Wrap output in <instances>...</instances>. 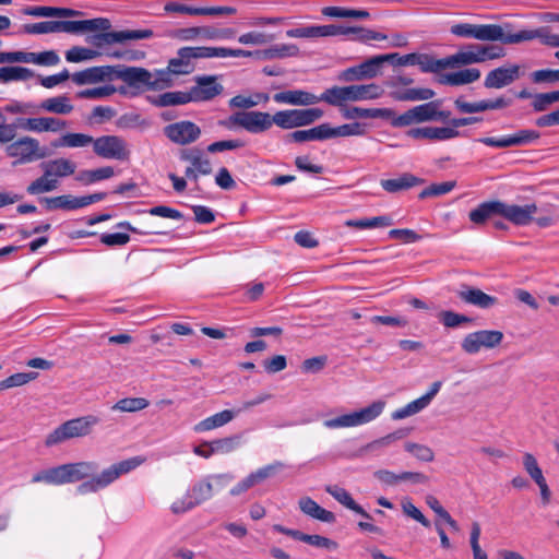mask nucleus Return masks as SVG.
Wrapping results in <instances>:
<instances>
[{
	"instance_id": "f257e3e1",
	"label": "nucleus",
	"mask_w": 559,
	"mask_h": 559,
	"mask_svg": "<svg viewBox=\"0 0 559 559\" xmlns=\"http://www.w3.org/2000/svg\"><path fill=\"white\" fill-rule=\"evenodd\" d=\"M143 462L144 459L140 456L130 457L108 466L97 475H94V473L97 471L98 465L93 461L68 463L63 464V466L66 471L67 483H75L85 478H90L78 487V491L84 495L88 492H97L98 490L108 487L120 476L135 469Z\"/></svg>"
},
{
	"instance_id": "f03ea898",
	"label": "nucleus",
	"mask_w": 559,
	"mask_h": 559,
	"mask_svg": "<svg viewBox=\"0 0 559 559\" xmlns=\"http://www.w3.org/2000/svg\"><path fill=\"white\" fill-rule=\"evenodd\" d=\"M114 74L128 86L136 90H162L171 86V80L167 71L157 70L154 73L140 67H126L116 69Z\"/></svg>"
},
{
	"instance_id": "7ed1b4c3",
	"label": "nucleus",
	"mask_w": 559,
	"mask_h": 559,
	"mask_svg": "<svg viewBox=\"0 0 559 559\" xmlns=\"http://www.w3.org/2000/svg\"><path fill=\"white\" fill-rule=\"evenodd\" d=\"M506 56L502 47L497 45L468 44L459 49L454 55L447 57L448 68L455 69L488 60L500 59Z\"/></svg>"
},
{
	"instance_id": "20e7f679",
	"label": "nucleus",
	"mask_w": 559,
	"mask_h": 559,
	"mask_svg": "<svg viewBox=\"0 0 559 559\" xmlns=\"http://www.w3.org/2000/svg\"><path fill=\"white\" fill-rule=\"evenodd\" d=\"M98 423L99 418L95 415H86L67 420L47 436L45 444L51 447L70 439L84 438L92 433Z\"/></svg>"
},
{
	"instance_id": "39448f33",
	"label": "nucleus",
	"mask_w": 559,
	"mask_h": 559,
	"mask_svg": "<svg viewBox=\"0 0 559 559\" xmlns=\"http://www.w3.org/2000/svg\"><path fill=\"white\" fill-rule=\"evenodd\" d=\"M509 27V24L503 27L499 24L459 23L452 25L450 32L457 37L474 38L480 41H501L509 45L510 32L504 31Z\"/></svg>"
},
{
	"instance_id": "423d86ee",
	"label": "nucleus",
	"mask_w": 559,
	"mask_h": 559,
	"mask_svg": "<svg viewBox=\"0 0 559 559\" xmlns=\"http://www.w3.org/2000/svg\"><path fill=\"white\" fill-rule=\"evenodd\" d=\"M385 407L383 401H374L370 405L355 411L349 414H344L335 418L326 419L323 426L328 429L353 428L366 425L378 418Z\"/></svg>"
},
{
	"instance_id": "0eeeda50",
	"label": "nucleus",
	"mask_w": 559,
	"mask_h": 559,
	"mask_svg": "<svg viewBox=\"0 0 559 559\" xmlns=\"http://www.w3.org/2000/svg\"><path fill=\"white\" fill-rule=\"evenodd\" d=\"M8 157L14 158L13 165L29 164L47 157L46 147L35 138L24 135L8 144L4 148Z\"/></svg>"
},
{
	"instance_id": "6e6552de",
	"label": "nucleus",
	"mask_w": 559,
	"mask_h": 559,
	"mask_svg": "<svg viewBox=\"0 0 559 559\" xmlns=\"http://www.w3.org/2000/svg\"><path fill=\"white\" fill-rule=\"evenodd\" d=\"M213 57V47H182L177 51V56L169 60L167 71L169 79L173 81V75L190 74L194 71V60L197 59H211Z\"/></svg>"
},
{
	"instance_id": "1a4fd4ad",
	"label": "nucleus",
	"mask_w": 559,
	"mask_h": 559,
	"mask_svg": "<svg viewBox=\"0 0 559 559\" xmlns=\"http://www.w3.org/2000/svg\"><path fill=\"white\" fill-rule=\"evenodd\" d=\"M227 129L240 127L246 131L257 134L271 129L272 115L263 111H238L221 122Z\"/></svg>"
},
{
	"instance_id": "9d476101",
	"label": "nucleus",
	"mask_w": 559,
	"mask_h": 559,
	"mask_svg": "<svg viewBox=\"0 0 559 559\" xmlns=\"http://www.w3.org/2000/svg\"><path fill=\"white\" fill-rule=\"evenodd\" d=\"M323 116V110L317 107L308 109H286L272 116V126L282 129H294L313 123Z\"/></svg>"
},
{
	"instance_id": "9b49d317",
	"label": "nucleus",
	"mask_w": 559,
	"mask_h": 559,
	"mask_svg": "<svg viewBox=\"0 0 559 559\" xmlns=\"http://www.w3.org/2000/svg\"><path fill=\"white\" fill-rule=\"evenodd\" d=\"M414 80L411 76L399 74L386 81V86L392 88L390 96L397 102L428 100L435 96L431 88H407L400 90V86H409Z\"/></svg>"
},
{
	"instance_id": "f8f14e48",
	"label": "nucleus",
	"mask_w": 559,
	"mask_h": 559,
	"mask_svg": "<svg viewBox=\"0 0 559 559\" xmlns=\"http://www.w3.org/2000/svg\"><path fill=\"white\" fill-rule=\"evenodd\" d=\"M503 333L498 330H480L468 333L461 343L462 349L468 355H475L481 349L498 347L503 340Z\"/></svg>"
},
{
	"instance_id": "ddd939ff",
	"label": "nucleus",
	"mask_w": 559,
	"mask_h": 559,
	"mask_svg": "<svg viewBox=\"0 0 559 559\" xmlns=\"http://www.w3.org/2000/svg\"><path fill=\"white\" fill-rule=\"evenodd\" d=\"M179 158L189 164L185 170V176L193 182H198L200 175L207 176L213 171L211 160L198 147L180 150Z\"/></svg>"
},
{
	"instance_id": "4468645a",
	"label": "nucleus",
	"mask_w": 559,
	"mask_h": 559,
	"mask_svg": "<svg viewBox=\"0 0 559 559\" xmlns=\"http://www.w3.org/2000/svg\"><path fill=\"white\" fill-rule=\"evenodd\" d=\"M233 480L234 476L229 473L207 476L191 487L189 496L193 499V503L199 506L213 497L214 488L223 489Z\"/></svg>"
},
{
	"instance_id": "2eb2a0df",
	"label": "nucleus",
	"mask_w": 559,
	"mask_h": 559,
	"mask_svg": "<svg viewBox=\"0 0 559 559\" xmlns=\"http://www.w3.org/2000/svg\"><path fill=\"white\" fill-rule=\"evenodd\" d=\"M94 153L106 159L128 160L130 150L127 142L118 135H103L94 139Z\"/></svg>"
},
{
	"instance_id": "dca6fc26",
	"label": "nucleus",
	"mask_w": 559,
	"mask_h": 559,
	"mask_svg": "<svg viewBox=\"0 0 559 559\" xmlns=\"http://www.w3.org/2000/svg\"><path fill=\"white\" fill-rule=\"evenodd\" d=\"M392 58V56L379 55L371 57L370 59L366 60L365 62L358 66L345 69L344 71L341 72L338 79L344 82L373 79L380 74V69L382 64Z\"/></svg>"
},
{
	"instance_id": "f3484780",
	"label": "nucleus",
	"mask_w": 559,
	"mask_h": 559,
	"mask_svg": "<svg viewBox=\"0 0 559 559\" xmlns=\"http://www.w3.org/2000/svg\"><path fill=\"white\" fill-rule=\"evenodd\" d=\"M540 138V134L536 130L532 129H521L518 130L515 133L506 135L502 138H481L478 140V142L492 147L498 148H507V147H513V146H524L528 145L535 141H537Z\"/></svg>"
},
{
	"instance_id": "a211bd4d",
	"label": "nucleus",
	"mask_w": 559,
	"mask_h": 559,
	"mask_svg": "<svg viewBox=\"0 0 559 559\" xmlns=\"http://www.w3.org/2000/svg\"><path fill=\"white\" fill-rule=\"evenodd\" d=\"M164 134L176 144L188 145L199 140L201 129L192 121L182 120L166 126Z\"/></svg>"
},
{
	"instance_id": "6ab92c4d",
	"label": "nucleus",
	"mask_w": 559,
	"mask_h": 559,
	"mask_svg": "<svg viewBox=\"0 0 559 559\" xmlns=\"http://www.w3.org/2000/svg\"><path fill=\"white\" fill-rule=\"evenodd\" d=\"M194 82L195 85L189 91L192 102L212 100L224 91L217 75H198L194 78Z\"/></svg>"
},
{
	"instance_id": "aec40b11",
	"label": "nucleus",
	"mask_w": 559,
	"mask_h": 559,
	"mask_svg": "<svg viewBox=\"0 0 559 559\" xmlns=\"http://www.w3.org/2000/svg\"><path fill=\"white\" fill-rule=\"evenodd\" d=\"M537 211L535 203L518 205L500 201V216L516 226H527L533 223Z\"/></svg>"
},
{
	"instance_id": "412c9836",
	"label": "nucleus",
	"mask_w": 559,
	"mask_h": 559,
	"mask_svg": "<svg viewBox=\"0 0 559 559\" xmlns=\"http://www.w3.org/2000/svg\"><path fill=\"white\" fill-rule=\"evenodd\" d=\"M59 61V56L52 50L43 51L38 53L24 51L0 52V63L24 62L40 66H55Z\"/></svg>"
},
{
	"instance_id": "4be33fe9",
	"label": "nucleus",
	"mask_w": 559,
	"mask_h": 559,
	"mask_svg": "<svg viewBox=\"0 0 559 559\" xmlns=\"http://www.w3.org/2000/svg\"><path fill=\"white\" fill-rule=\"evenodd\" d=\"M436 102H428L418 106H415L404 114L392 117V126L395 128L407 127L414 123H423L427 121H433V109Z\"/></svg>"
},
{
	"instance_id": "5701e85b",
	"label": "nucleus",
	"mask_w": 559,
	"mask_h": 559,
	"mask_svg": "<svg viewBox=\"0 0 559 559\" xmlns=\"http://www.w3.org/2000/svg\"><path fill=\"white\" fill-rule=\"evenodd\" d=\"M153 36L151 29H128L120 32H105L93 36L91 43L97 47L110 45L114 43H123L127 40L147 39Z\"/></svg>"
},
{
	"instance_id": "b1692460",
	"label": "nucleus",
	"mask_w": 559,
	"mask_h": 559,
	"mask_svg": "<svg viewBox=\"0 0 559 559\" xmlns=\"http://www.w3.org/2000/svg\"><path fill=\"white\" fill-rule=\"evenodd\" d=\"M533 39H539L542 44L546 46L559 47V35L551 34L549 27L546 26L538 27L536 29H522L518 33H510L508 41L509 45H513Z\"/></svg>"
},
{
	"instance_id": "393cba45",
	"label": "nucleus",
	"mask_w": 559,
	"mask_h": 559,
	"mask_svg": "<svg viewBox=\"0 0 559 559\" xmlns=\"http://www.w3.org/2000/svg\"><path fill=\"white\" fill-rule=\"evenodd\" d=\"M520 66L518 64L499 67L487 73L484 86L486 88H502L516 81L520 78Z\"/></svg>"
},
{
	"instance_id": "a878e982",
	"label": "nucleus",
	"mask_w": 559,
	"mask_h": 559,
	"mask_svg": "<svg viewBox=\"0 0 559 559\" xmlns=\"http://www.w3.org/2000/svg\"><path fill=\"white\" fill-rule=\"evenodd\" d=\"M115 72V67H91L83 71L74 72L71 74V80L76 85L97 84L107 80H111Z\"/></svg>"
},
{
	"instance_id": "bb28decb",
	"label": "nucleus",
	"mask_w": 559,
	"mask_h": 559,
	"mask_svg": "<svg viewBox=\"0 0 559 559\" xmlns=\"http://www.w3.org/2000/svg\"><path fill=\"white\" fill-rule=\"evenodd\" d=\"M59 32L76 34L82 32L107 31L110 22L107 19L98 17L83 21H58Z\"/></svg>"
},
{
	"instance_id": "cd10ccee",
	"label": "nucleus",
	"mask_w": 559,
	"mask_h": 559,
	"mask_svg": "<svg viewBox=\"0 0 559 559\" xmlns=\"http://www.w3.org/2000/svg\"><path fill=\"white\" fill-rule=\"evenodd\" d=\"M407 135L413 139L445 141L457 138L460 132L451 127H423L408 130Z\"/></svg>"
},
{
	"instance_id": "c85d7f7f",
	"label": "nucleus",
	"mask_w": 559,
	"mask_h": 559,
	"mask_svg": "<svg viewBox=\"0 0 559 559\" xmlns=\"http://www.w3.org/2000/svg\"><path fill=\"white\" fill-rule=\"evenodd\" d=\"M457 296L466 304L473 305L480 309H489L498 304V299L484 293L479 288L463 285L457 290Z\"/></svg>"
},
{
	"instance_id": "c756f323",
	"label": "nucleus",
	"mask_w": 559,
	"mask_h": 559,
	"mask_svg": "<svg viewBox=\"0 0 559 559\" xmlns=\"http://www.w3.org/2000/svg\"><path fill=\"white\" fill-rule=\"evenodd\" d=\"M273 99L277 104L293 106H311L318 104V96L302 90H288L274 94Z\"/></svg>"
},
{
	"instance_id": "7c9ffc66",
	"label": "nucleus",
	"mask_w": 559,
	"mask_h": 559,
	"mask_svg": "<svg viewBox=\"0 0 559 559\" xmlns=\"http://www.w3.org/2000/svg\"><path fill=\"white\" fill-rule=\"evenodd\" d=\"M20 126L33 132H58L67 127V122L53 117H39L24 119Z\"/></svg>"
},
{
	"instance_id": "2f4dec72",
	"label": "nucleus",
	"mask_w": 559,
	"mask_h": 559,
	"mask_svg": "<svg viewBox=\"0 0 559 559\" xmlns=\"http://www.w3.org/2000/svg\"><path fill=\"white\" fill-rule=\"evenodd\" d=\"M347 92L349 103L373 100L384 94V90L376 83L347 85Z\"/></svg>"
},
{
	"instance_id": "473e14b6",
	"label": "nucleus",
	"mask_w": 559,
	"mask_h": 559,
	"mask_svg": "<svg viewBox=\"0 0 559 559\" xmlns=\"http://www.w3.org/2000/svg\"><path fill=\"white\" fill-rule=\"evenodd\" d=\"M340 111L345 119L349 120L356 118L389 119L394 116V110L391 108H360L344 106Z\"/></svg>"
},
{
	"instance_id": "72a5a7b5",
	"label": "nucleus",
	"mask_w": 559,
	"mask_h": 559,
	"mask_svg": "<svg viewBox=\"0 0 559 559\" xmlns=\"http://www.w3.org/2000/svg\"><path fill=\"white\" fill-rule=\"evenodd\" d=\"M40 166L46 175H49L51 178H56L57 180L58 178L71 176L76 170V164L64 157L45 162Z\"/></svg>"
},
{
	"instance_id": "f704fd0d",
	"label": "nucleus",
	"mask_w": 559,
	"mask_h": 559,
	"mask_svg": "<svg viewBox=\"0 0 559 559\" xmlns=\"http://www.w3.org/2000/svg\"><path fill=\"white\" fill-rule=\"evenodd\" d=\"M298 506L302 513L318 521L324 523H334L336 520V516L333 512L325 510L310 497L300 498Z\"/></svg>"
},
{
	"instance_id": "c9c22d12",
	"label": "nucleus",
	"mask_w": 559,
	"mask_h": 559,
	"mask_svg": "<svg viewBox=\"0 0 559 559\" xmlns=\"http://www.w3.org/2000/svg\"><path fill=\"white\" fill-rule=\"evenodd\" d=\"M239 412L240 409L237 412L231 409H224L199 421L197 425H194L193 430L195 432H205L223 427L230 423Z\"/></svg>"
},
{
	"instance_id": "e433bc0d",
	"label": "nucleus",
	"mask_w": 559,
	"mask_h": 559,
	"mask_svg": "<svg viewBox=\"0 0 559 559\" xmlns=\"http://www.w3.org/2000/svg\"><path fill=\"white\" fill-rule=\"evenodd\" d=\"M325 491L345 508L359 514L364 519L371 520V515L353 499L346 489L338 486H326Z\"/></svg>"
},
{
	"instance_id": "4c0bfd02",
	"label": "nucleus",
	"mask_w": 559,
	"mask_h": 559,
	"mask_svg": "<svg viewBox=\"0 0 559 559\" xmlns=\"http://www.w3.org/2000/svg\"><path fill=\"white\" fill-rule=\"evenodd\" d=\"M500 216V201H487L480 203L468 213L469 221L476 226H483L491 217Z\"/></svg>"
},
{
	"instance_id": "58836bf2",
	"label": "nucleus",
	"mask_w": 559,
	"mask_h": 559,
	"mask_svg": "<svg viewBox=\"0 0 559 559\" xmlns=\"http://www.w3.org/2000/svg\"><path fill=\"white\" fill-rule=\"evenodd\" d=\"M480 78V71L476 68H466L456 72H450L440 76V83L451 86H461L476 82Z\"/></svg>"
},
{
	"instance_id": "ea45409f",
	"label": "nucleus",
	"mask_w": 559,
	"mask_h": 559,
	"mask_svg": "<svg viewBox=\"0 0 559 559\" xmlns=\"http://www.w3.org/2000/svg\"><path fill=\"white\" fill-rule=\"evenodd\" d=\"M423 182V179L406 173L397 178L383 179L381 180L380 185L386 192L396 193L403 190L411 189L415 186L421 185Z\"/></svg>"
},
{
	"instance_id": "a19ab883",
	"label": "nucleus",
	"mask_w": 559,
	"mask_h": 559,
	"mask_svg": "<svg viewBox=\"0 0 559 559\" xmlns=\"http://www.w3.org/2000/svg\"><path fill=\"white\" fill-rule=\"evenodd\" d=\"M39 108L51 114L69 115L72 112L74 107L71 103V99L67 95H59L46 98L40 103Z\"/></svg>"
},
{
	"instance_id": "79ce46f5",
	"label": "nucleus",
	"mask_w": 559,
	"mask_h": 559,
	"mask_svg": "<svg viewBox=\"0 0 559 559\" xmlns=\"http://www.w3.org/2000/svg\"><path fill=\"white\" fill-rule=\"evenodd\" d=\"M320 102L338 107L341 110L347 103H349L347 86L334 85L326 88L320 96H318V103Z\"/></svg>"
},
{
	"instance_id": "37998d69",
	"label": "nucleus",
	"mask_w": 559,
	"mask_h": 559,
	"mask_svg": "<svg viewBox=\"0 0 559 559\" xmlns=\"http://www.w3.org/2000/svg\"><path fill=\"white\" fill-rule=\"evenodd\" d=\"M299 53V49L294 44H280L264 50H257L258 59L270 60L275 58L294 57Z\"/></svg>"
},
{
	"instance_id": "c03bdc74",
	"label": "nucleus",
	"mask_w": 559,
	"mask_h": 559,
	"mask_svg": "<svg viewBox=\"0 0 559 559\" xmlns=\"http://www.w3.org/2000/svg\"><path fill=\"white\" fill-rule=\"evenodd\" d=\"M447 58L435 59L428 53H416L414 57V66H418L420 71L424 73H437L441 70L448 69L445 64Z\"/></svg>"
},
{
	"instance_id": "a18cd8bd",
	"label": "nucleus",
	"mask_w": 559,
	"mask_h": 559,
	"mask_svg": "<svg viewBox=\"0 0 559 559\" xmlns=\"http://www.w3.org/2000/svg\"><path fill=\"white\" fill-rule=\"evenodd\" d=\"M175 37L185 40H213V26H193L176 31Z\"/></svg>"
},
{
	"instance_id": "49530a36",
	"label": "nucleus",
	"mask_w": 559,
	"mask_h": 559,
	"mask_svg": "<svg viewBox=\"0 0 559 559\" xmlns=\"http://www.w3.org/2000/svg\"><path fill=\"white\" fill-rule=\"evenodd\" d=\"M94 138L85 133H66L57 141L52 142L53 147H85L93 145Z\"/></svg>"
},
{
	"instance_id": "de8ad7c7",
	"label": "nucleus",
	"mask_w": 559,
	"mask_h": 559,
	"mask_svg": "<svg viewBox=\"0 0 559 559\" xmlns=\"http://www.w3.org/2000/svg\"><path fill=\"white\" fill-rule=\"evenodd\" d=\"M32 483H46L51 485L68 484L63 464L35 474L32 478Z\"/></svg>"
},
{
	"instance_id": "09e8293b",
	"label": "nucleus",
	"mask_w": 559,
	"mask_h": 559,
	"mask_svg": "<svg viewBox=\"0 0 559 559\" xmlns=\"http://www.w3.org/2000/svg\"><path fill=\"white\" fill-rule=\"evenodd\" d=\"M44 202L47 210H78L80 206V197H73L71 194H63L53 198H45Z\"/></svg>"
},
{
	"instance_id": "8fccbe9b",
	"label": "nucleus",
	"mask_w": 559,
	"mask_h": 559,
	"mask_svg": "<svg viewBox=\"0 0 559 559\" xmlns=\"http://www.w3.org/2000/svg\"><path fill=\"white\" fill-rule=\"evenodd\" d=\"M150 401L144 397H124L117 401L112 406V412L136 413L148 407Z\"/></svg>"
},
{
	"instance_id": "3c124183",
	"label": "nucleus",
	"mask_w": 559,
	"mask_h": 559,
	"mask_svg": "<svg viewBox=\"0 0 559 559\" xmlns=\"http://www.w3.org/2000/svg\"><path fill=\"white\" fill-rule=\"evenodd\" d=\"M58 187L59 180H57L56 178H51L49 175H46L45 171H43V176L32 181L27 186L26 191L28 194L36 195L53 191Z\"/></svg>"
},
{
	"instance_id": "603ef678",
	"label": "nucleus",
	"mask_w": 559,
	"mask_h": 559,
	"mask_svg": "<svg viewBox=\"0 0 559 559\" xmlns=\"http://www.w3.org/2000/svg\"><path fill=\"white\" fill-rule=\"evenodd\" d=\"M393 224V221L390 216H376L370 218H361V219H348L345 222L347 227L366 229V228H377V227H388Z\"/></svg>"
},
{
	"instance_id": "864d4df0",
	"label": "nucleus",
	"mask_w": 559,
	"mask_h": 559,
	"mask_svg": "<svg viewBox=\"0 0 559 559\" xmlns=\"http://www.w3.org/2000/svg\"><path fill=\"white\" fill-rule=\"evenodd\" d=\"M34 76L31 69L23 67H3L0 68V82L8 83L12 81H26Z\"/></svg>"
},
{
	"instance_id": "5fc2aeb1",
	"label": "nucleus",
	"mask_w": 559,
	"mask_h": 559,
	"mask_svg": "<svg viewBox=\"0 0 559 559\" xmlns=\"http://www.w3.org/2000/svg\"><path fill=\"white\" fill-rule=\"evenodd\" d=\"M408 435L407 429H399L394 432H391L382 438H379L377 440H373L369 443H367L361 450L365 452H373L381 448L390 447L392 443H394L397 440L403 439Z\"/></svg>"
},
{
	"instance_id": "6e6d98bb",
	"label": "nucleus",
	"mask_w": 559,
	"mask_h": 559,
	"mask_svg": "<svg viewBox=\"0 0 559 559\" xmlns=\"http://www.w3.org/2000/svg\"><path fill=\"white\" fill-rule=\"evenodd\" d=\"M430 403L427 401V399L423 395L408 404H406L404 407H401L392 413V418L394 420H401L406 417L413 416L415 414H418L423 409H425Z\"/></svg>"
},
{
	"instance_id": "4d7b16f0",
	"label": "nucleus",
	"mask_w": 559,
	"mask_h": 559,
	"mask_svg": "<svg viewBox=\"0 0 559 559\" xmlns=\"http://www.w3.org/2000/svg\"><path fill=\"white\" fill-rule=\"evenodd\" d=\"M430 403L427 401V399L423 395L408 404H406L404 407H401L392 413V418L394 420H401L406 417L413 416L415 414H418L423 409H425Z\"/></svg>"
},
{
	"instance_id": "13d9d810",
	"label": "nucleus",
	"mask_w": 559,
	"mask_h": 559,
	"mask_svg": "<svg viewBox=\"0 0 559 559\" xmlns=\"http://www.w3.org/2000/svg\"><path fill=\"white\" fill-rule=\"evenodd\" d=\"M430 403L427 401V399L423 395L408 404H406L404 407H401L392 413V418L394 420H401L406 417L413 416L415 414H418L423 409H425Z\"/></svg>"
},
{
	"instance_id": "bf43d9fd",
	"label": "nucleus",
	"mask_w": 559,
	"mask_h": 559,
	"mask_svg": "<svg viewBox=\"0 0 559 559\" xmlns=\"http://www.w3.org/2000/svg\"><path fill=\"white\" fill-rule=\"evenodd\" d=\"M266 102H269V95L263 93H255L252 96L236 95L229 100V106L233 108L248 109Z\"/></svg>"
},
{
	"instance_id": "052dcab7",
	"label": "nucleus",
	"mask_w": 559,
	"mask_h": 559,
	"mask_svg": "<svg viewBox=\"0 0 559 559\" xmlns=\"http://www.w3.org/2000/svg\"><path fill=\"white\" fill-rule=\"evenodd\" d=\"M192 102L189 92H167L158 96L156 105L166 107L175 105H183Z\"/></svg>"
},
{
	"instance_id": "680f3d73",
	"label": "nucleus",
	"mask_w": 559,
	"mask_h": 559,
	"mask_svg": "<svg viewBox=\"0 0 559 559\" xmlns=\"http://www.w3.org/2000/svg\"><path fill=\"white\" fill-rule=\"evenodd\" d=\"M360 27H349L342 25H317L318 37H334L340 35H349L359 32Z\"/></svg>"
},
{
	"instance_id": "e2e57ef3",
	"label": "nucleus",
	"mask_w": 559,
	"mask_h": 559,
	"mask_svg": "<svg viewBox=\"0 0 559 559\" xmlns=\"http://www.w3.org/2000/svg\"><path fill=\"white\" fill-rule=\"evenodd\" d=\"M405 450L421 462H432L435 460V452L426 444L406 442Z\"/></svg>"
},
{
	"instance_id": "0e129e2a",
	"label": "nucleus",
	"mask_w": 559,
	"mask_h": 559,
	"mask_svg": "<svg viewBox=\"0 0 559 559\" xmlns=\"http://www.w3.org/2000/svg\"><path fill=\"white\" fill-rule=\"evenodd\" d=\"M102 53L97 50L84 48V47H72L66 52V59L69 62H81L84 60H92Z\"/></svg>"
},
{
	"instance_id": "69168bd1",
	"label": "nucleus",
	"mask_w": 559,
	"mask_h": 559,
	"mask_svg": "<svg viewBox=\"0 0 559 559\" xmlns=\"http://www.w3.org/2000/svg\"><path fill=\"white\" fill-rule=\"evenodd\" d=\"M37 372H19L0 382V390L21 386L37 378Z\"/></svg>"
},
{
	"instance_id": "338daca9",
	"label": "nucleus",
	"mask_w": 559,
	"mask_h": 559,
	"mask_svg": "<svg viewBox=\"0 0 559 559\" xmlns=\"http://www.w3.org/2000/svg\"><path fill=\"white\" fill-rule=\"evenodd\" d=\"M116 92L117 88L114 85H105L80 91L78 92L76 97L83 99H99L111 96Z\"/></svg>"
},
{
	"instance_id": "774afa93",
	"label": "nucleus",
	"mask_w": 559,
	"mask_h": 559,
	"mask_svg": "<svg viewBox=\"0 0 559 559\" xmlns=\"http://www.w3.org/2000/svg\"><path fill=\"white\" fill-rule=\"evenodd\" d=\"M522 463L523 468L535 483H540L545 478L536 457L532 453H524Z\"/></svg>"
}]
</instances>
